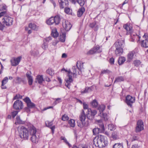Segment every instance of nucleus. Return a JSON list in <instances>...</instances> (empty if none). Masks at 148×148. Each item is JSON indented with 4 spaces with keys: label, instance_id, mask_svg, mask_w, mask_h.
<instances>
[{
    "label": "nucleus",
    "instance_id": "nucleus-59",
    "mask_svg": "<svg viewBox=\"0 0 148 148\" xmlns=\"http://www.w3.org/2000/svg\"><path fill=\"white\" fill-rule=\"evenodd\" d=\"M95 53L93 48L88 51L87 53V54L88 55H90Z\"/></svg>",
    "mask_w": 148,
    "mask_h": 148
},
{
    "label": "nucleus",
    "instance_id": "nucleus-61",
    "mask_svg": "<svg viewBox=\"0 0 148 148\" xmlns=\"http://www.w3.org/2000/svg\"><path fill=\"white\" fill-rule=\"evenodd\" d=\"M22 96L20 95L19 94L16 95L14 97L13 99H22Z\"/></svg>",
    "mask_w": 148,
    "mask_h": 148
},
{
    "label": "nucleus",
    "instance_id": "nucleus-49",
    "mask_svg": "<svg viewBox=\"0 0 148 148\" xmlns=\"http://www.w3.org/2000/svg\"><path fill=\"white\" fill-rule=\"evenodd\" d=\"M108 129L111 131L114 130L116 128L115 126L112 124L108 125Z\"/></svg>",
    "mask_w": 148,
    "mask_h": 148
},
{
    "label": "nucleus",
    "instance_id": "nucleus-33",
    "mask_svg": "<svg viewBox=\"0 0 148 148\" xmlns=\"http://www.w3.org/2000/svg\"><path fill=\"white\" fill-rule=\"evenodd\" d=\"M54 18L55 21V24L56 25L59 24L60 21V17L58 16H56Z\"/></svg>",
    "mask_w": 148,
    "mask_h": 148
},
{
    "label": "nucleus",
    "instance_id": "nucleus-46",
    "mask_svg": "<svg viewBox=\"0 0 148 148\" xmlns=\"http://www.w3.org/2000/svg\"><path fill=\"white\" fill-rule=\"evenodd\" d=\"M60 40L62 42H64L65 40V35L64 33H62V35H60Z\"/></svg>",
    "mask_w": 148,
    "mask_h": 148
},
{
    "label": "nucleus",
    "instance_id": "nucleus-40",
    "mask_svg": "<svg viewBox=\"0 0 148 148\" xmlns=\"http://www.w3.org/2000/svg\"><path fill=\"white\" fill-rule=\"evenodd\" d=\"M69 124L70 127H74L75 125V120L73 119L70 120L69 121Z\"/></svg>",
    "mask_w": 148,
    "mask_h": 148
},
{
    "label": "nucleus",
    "instance_id": "nucleus-1",
    "mask_svg": "<svg viewBox=\"0 0 148 148\" xmlns=\"http://www.w3.org/2000/svg\"><path fill=\"white\" fill-rule=\"evenodd\" d=\"M93 142L96 146L99 148L105 147L108 144L107 137L101 135L96 136L93 140Z\"/></svg>",
    "mask_w": 148,
    "mask_h": 148
},
{
    "label": "nucleus",
    "instance_id": "nucleus-21",
    "mask_svg": "<svg viewBox=\"0 0 148 148\" xmlns=\"http://www.w3.org/2000/svg\"><path fill=\"white\" fill-rule=\"evenodd\" d=\"M143 37L144 38H145L146 39L142 41L141 46L142 47H148V40H147V38H148V37H146L145 34L143 36Z\"/></svg>",
    "mask_w": 148,
    "mask_h": 148
},
{
    "label": "nucleus",
    "instance_id": "nucleus-17",
    "mask_svg": "<svg viewBox=\"0 0 148 148\" xmlns=\"http://www.w3.org/2000/svg\"><path fill=\"white\" fill-rule=\"evenodd\" d=\"M135 54V51H130L127 55V60L128 62L131 61L134 58Z\"/></svg>",
    "mask_w": 148,
    "mask_h": 148
},
{
    "label": "nucleus",
    "instance_id": "nucleus-14",
    "mask_svg": "<svg viewBox=\"0 0 148 148\" xmlns=\"http://www.w3.org/2000/svg\"><path fill=\"white\" fill-rule=\"evenodd\" d=\"M7 6L5 4L1 6L0 10L2 12L0 13V18L4 15H7Z\"/></svg>",
    "mask_w": 148,
    "mask_h": 148
},
{
    "label": "nucleus",
    "instance_id": "nucleus-11",
    "mask_svg": "<svg viewBox=\"0 0 148 148\" xmlns=\"http://www.w3.org/2000/svg\"><path fill=\"white\" fill-rule=\"evenodd\" d=\"M21 58L22 57L21 56H19L17 58H12L10 60L11 65L13 66H16L21 61Z\"/></svg>",
    "mask_w": 148,
    "mask_h": 148
},
{
    "label": "nucleus",
    "instance_id": "nucleus-20",
    "mask_svg": "<svg viewBox=\"0 0 148 148\" xmlns=\"http://www.w3.org/2000/svg\"><path fill=\"white\" fill-rule=\"evenodd\" d=\"M31 73L30 72H27L26 74V76L27 78L28 82L29 85L32 84L33 79L32 76L31 75Z\"/></svg>",
    "mask_w": 148,
    "mask_h": 148
},
{
    "label": "nucleus",
    "instance_id": "nucleus-64",
    "mask_svg": "<svg viewBox=\"0 0 148 148\" xmlns=\"http://www.w3.org/2000/svg\"><path fill=\"white\" fill-rule=\"evenodd\" d=\"M30 108H29V107H25V111H26L27 113H29L30 112Z\"/></svg>",
    "mask_w": 148,
    "mask_h": 148
},
{
    "label": "nucleus",
    "instance_id": "nucleus-3",
    "mask_svg": "<svg viewBox=\"0 0 148 148\" xmlns=\"http://www.w3.org/2000/svg\"><path fill=\"white\" fill-rule=\"evenodd\" d=\"M19 136L21 138L28 139L29 138L28 131L24 126H20L18 128Z\"/></svg>",
    "mask_w": 148,
    "mask_h": 148
},
{
    "label": "nucleus",
    "instance_id": "nucleus-13",
    "mask_svg": "<svg viewBox=\"0 0 148 148\" xmlns=\"http://www.w3.org/2000/svg\"><path fill=\"white\" fill-rule=\"evenodd\" d=\"M24 101L27 103V107L30 108H34L35 107V104L32 102L28 97H26L24 99Z\"/></svg>",
    "mask_w": 148,
    "mask_h": 148
},
{
    "label": "nucleus",
    "instance_id": "nucleus-51",
    "mask_svg": "<svg viewBox=\"0 0 148 148\" xmlns=\"http://www.w3.org/2000/svg\"><path fill=\"white\" fill-rule=\"evenodd\" d=\"M99 125L100 127V130H101V131H103L104 130V128L103 124L102 122H100L99 124Z\"/></svg>",
    "mask_w": 148,
    "mask_h": 148
},
{
    "label": "nucleus",
    "instance_id": "nucleus-53",
    "mask_svg": "<svg viewBox=\"0 0 148 148\" xmlns=\"http://www.w3.org/2000/svg\"><path fill=\"white\" fill-rule=\"evenodd\" d=\"M77 2L82 6H83L85 3L84 0H77Z\"/></svg>",
    "mask_w": 148,
    "mask_h": 148
},
{
    "label": "nucleus",
    "instance_id": "nucleus-10",
    "mask_svg": "<svg viewBox=\"0 0 148 148\" xmlns=\"http://www.w3.org/2000/svg\"><path fill=\"white\" fill-rule=\"evenodd\" d=\"M135 100L134 97L130 95H127L126 97L125 102L128 106L131 107L132 104L134 102Z\"/></svg>",
    "mask_w": 148,
    "mask_h": 148
},
{
    "label": "nucleus",
    "instance_id": "nucleus-56",
    "mask_svg": "<svg viewBox=\"0 0 148 148\" xmlns=\"http://www.w3.org/2000/svg\"><path fill=\"white\" fill-rule=\"evenodd\" d=\"M110 72V71L108 69L104 70L101 71V75L104 74H109Z\"/></svg>",
    "mask_w": 148,
    "mask_h": 148
},
{
    "label": "nucleus",
    "instance_id": "nucleus-26",
    "mask_svg": "<svg viewBox=\"0 0 148 148\" xmlns=\"http://www.w3.org/2000/svg\"><path fill=\"white\" fill-rule=\"evenodd\" d=\"M31 140L33 143H36L38 142L39 136H37L36 134H33L31 135Z\"/></svg>",
    "mask_w": 148,
    "mask_h": 148
},
{
    "label": "nucleus",
    "instance_id": "nucleus-25",
    "mask_svg": "<svg viewBox=\"0 0 148 148\" xmlns=\"http://www.w3.org/2000/svg\"><path fill=\"white\" fill-rule=\"evenodd\" d=\"M85 11L84 8L82 7L79 8L77 12V16L78 17H80Z\"/></svg>",
    "mask_w": 148,
    "mask_h": 148
},
{
    "label": "nucleus",
    "instance_id": "nucleus-45",
    "mask_svg": "<svg viewBox=\"0 0 148 148\" xmlns=\"http://www.w3.org/2000/svg\"><path fill=\"white\" fill-rule=\"evenodd\" d=\"M112 148H123V147L122 144L120 143H116L114 145Z\"/></svg>",
    "mask_w": 148,
    "mask_h": 148
},
{
    "label": "nucleus",
    "instance_id": "nucleus-12",
    "mask_svg": "<svg viewBox=\"0 0 148 148\" xmlns=\"http://www.w3.org/2000/svg\"><path fill=\"white\" fill-rule=\"evenodd\" d=\"M13 107L16 110L22 109L23 107L22 102L19 100H16L13 104Z\"/></svg>",
    "mask_w": 148,
    "mask_h": 148
},
{
    "label": "nucleus",
    "instance_id": "nucleus-58",
    "mask_svg": "<svg viewBox=\"0 0 148 148\" xmlns=\"http://www.w3.org/2000/svg\"><path fill=\"white\" fill-rule=\"evenodd\" d=\"M42 48L44 50L48 48L47 44L46 42H44L42 46Z\"/></svg>",
    "mask_w": 148,
    "mask_h": 148
},
{
    "label": "nucleus",
    "instance_id": "nucleus-31",
    "mask_svg": "<svg viewBox=\"0 0 148 148\" xmlns=\"http://www.w3.org/2000/svg\"><path fill=\"white\" fill-rule=\"evenodd\" d=\"M115 43L119 44V46L122 48H123L125 45V43L124 40H119L118 42H116Z\"/></svg>",
    "mask_w": 148,
    "mask_h": 148
},
{
    "label": "nucleus",
    "instance_id": "nucleus-62",
    "mask_svg": "<svg viewBox=\"0 0 148 148\" xmlns=\"http://www.w3.org/2000/svg\"><path fill=\"white\" fill-rule=\"evenodd\" d=\"M83 108L85 110H87L88 109V106L87 104L86 103L84 102L83 103Z\"/></svg>",
    "mask_w": 148,
    "mask_h": 148
},
{
    "label": "nucleus",
    "instance_id": "nucleus-57",
    "mask_svg": "<svg viewBox=\"0 0 148 148\" xmlns=\"http://www.w3.org/2000/svg\"><path fill=\"white\" fill-rule=\"evenodd\" d=\"M134 63L135 66H138L140 64L141 62L139 60H137L134 61Z\"/></svg>",
    "mask_w": 148,
    "mask_h": 148
},
{
    "label": "nucleus",
    "instance_id": "nucleus-9",
    "mask_svg": "<svg viewBox=\"0 0 148 148\" xmlns=\"http://www.w3.org/2000/svg\"><path fill=\"white\" fill-rule=\"evenodd\" d=\"M83 68V65L82 63H81L80 61H78L77 62L76 66H73L72 68V70H74L76 71H78V73L79 74H80L79 71H81V70Z\"/></svg>",
    "mask_w": 148,
    "mask_h": 148
},
{
    "label": "nucleus",
    "instance_id": "nucleus-2",
    "mask_svg": "<svg viewBox=\"0 0 148 148\" xmlns=\"http://www.w3.org/2000/svg\"><path fill=\"white\" fill-rule=\"evenodd\" d=\"M72 70L73 72H71L70 69L68 70L67 75L68 77L66 78L65 79L66 81L65 85L69 89L70 88L71 83L73 81L72 78L76 77L77 75L76 71L74 70Z\"/></svg>",
    "mask_w": 148,
    "mask_h": 148
},
{
    "label": "nucleus",
    "instance_id": "nucleus-15",
    "mask_svg": "<svg viewBox=\"0 0 148 148\" xmlns=\"http://www.w3.org/2000/svg\"><path fill=\"white\" fill-rule=\"evenodd\" d=\"M130 41L132 42H133L136 41L137 42L140 40V36L136 34L135 33H131L130 34Z\"/></svg>",
    "mask_w": 148,
    "mask_h": 148
},
{
    "label": "nucleus",
    "instance_id": "nucleus-19",
    "mask_svg": "<svg viewBox=\"0 0 148 148\" xmlns=\"http://www.w3.org/2000/svg\"><path fill=\"white\" fill-rule=\"evenodd\" d=\"M123 27L127 31V34H130L132 33V27L130 24H126L123 26Z\"/></svg>",
    "mask_w": 148,
    "mask_h": 148
},
{
    "label": "nucleus",
    "instance_id": "nucleus-16",
    "mask_svg": "<svg viewBox=\"0 0 148 148\" xmlns=\"http://www.w3.org/2000/svg\"><path fill=\"white\" fill-rule=\"evenodd\" d=\"M58 2L61 9H63L68 6L69 2L68 0H58Z\"/></svg>",
    "mask_w": 148,
    "mask_h": 148
},
{
    "label": "nucleus",
    "instance_id": "nucleus-48",
    "mask_svg": "<svg viewBox=\"0 0 148 148\" xmlns=\"http://www.w3.org/2000/svg\"><path fill=\"white\" fill-rule=\"evenodd\" d=\"M101 131L100 128H95L93 130V132L94 135H96L99 133Z\"/></svg>",
    "mask_w": 148,
    "mask_h": 148
},
{
    "label": "nucleus",
    "instance_id": "nucleus-8",
    "mask_svg": "<svg viewBox=\"0 0 148 148\" xmlns=\"http://www.w3.org/2000/svg\"><path fill=\"white\" fill-rule=\"evenodd\" d=\"M62 25L64 28L67 31H69L72 27L70 23L65 19H63L62 21Z\"/></svg>",
    "mask_w": 148,
    "mask_h": 148
},
{
    "label": "nucleus",
    "instance_id": "nucleus-24",
    "mask_svg": "<svg viewBox=\"0 0 148 148\" xmlns=\"http://www.w3.org/2000/svg\"><path fill=\"white\" fill-rule=\"evenodd\" d=\"M89 26L90 27L93 28L95 31H97L99 28L98 25L97 24L96 22H94L90 23Z\"/></svg>",
    "mask_w": 148,
    "mask_h": 148
},
{
    "label": "nucleus",
    "instance_id": "nucleus-60",
    "mask_svg": "<svg viewBox=\"0 0 148 148\" xmlns=\"http://www.w3.org/2000/svg\"><path fill=\"white\" fill-rule=\"evenodd\" d=\"M102 113V115H100L101 116H102V117L104 119L105 121H107L108 120L107 115V114L106 113H103V112Z\"/></svg>",
    "mask_w": 148,
    "mask_h": 148
},
{
    "label": "nucleus",
    "instance_id": "nucleus-29",
    "mask_svg": "<svg viewBox=\"0 0 148 148\" xmlns=\"http://www.w3.org/2000/svg\"><path fill=\"white\" fill-rule=\"evenodd\" d=\"M92 110L91 109H88L86 112V116L87 118L89 119H91Z\"/></svg>",
    "mask_w": 148,
    "mask_h": 148
},
{
    "label": "nucleus",
    "instance_id": "nucleus-5",
    "mask_svg": "<svg viewBox=\"0 0 148 148\" xmlns=\"http://www.w3.org/2000/svg\"><path fill=\"white\" fill-rule=\"evenodd\" d=\"M2 19V22L4 25L9 26L12 24L13 21V18L8 16L4 15Z\"/></svg>",
    "mask_w": 148,
    "mask_h": 148
},
{
    "label": "nucleus",
    "instance_id": "nucleus-27",
    "mask_svg": "<svg viewBox=\"0 0 148 148\" xmlns=\"http://www.w3.org/2000/svg\"><path fill=\"white\" fill-rule=\"evenodd\" d=\"M43 76L42 75H38L36 76V82H37L40 84L42 83L43 81Z\"/></svg>",
    "mask_w": 148,
    "mask_h": 148
},
{
    "label": "nucleus",
    "instance_id": "nucleus-36",
    "mask_svg": "<svg viewBox=\"0 0 148 148\" xmlns=\"http://www.w3.org/2000/svg\"><path fill=\"white\" fill-rule=\"evenodd\" d=\"M105 108L106 106L103 104H101L99 106L98 109L100 112V114H101V113L103 112V111L105 110Z\"/></svg>",
    "mask_w": 148,
    "mask_h": 148
},
{
    "label": "nucleus",
    "instance_id": "nucleus-7",
    "mask_svg": "<svg viewBox=\"0 0 148 148\" xmlns=\"http://www.w3.org/2000/svg\"><path fill=\"white\" fill-rule=\"evenodd\" d=\"M144 125L143 121L141 120L138 121L136 126V132H139L142 130L144 129Z\"/></svg>",
    "mask_w": 148,
    "mask_h": 148
},
{
    "label": "nucleus",
    "instance_id": "nucleus-41",
    "mask_svg": "<svg viewBox=\"0 0 148 148\" xmlns=\"http://www.w3.org/2000/svg\"><path fill=\"white\" fill-rule=\"evenodd\" d=\"M112 137L114 140L117 139L118 138V133L116 132H113L112 134Z\"/></svg>",
    "mask_w": 148,
    "mask_h": 148
},
{
    "label": "nucleus",
    "instance_id": "nucleus-34",
    "mask_svg": "<svg viewBox=\"0 0 148 148\" xmlns=\"http://www.w3.org/2000/svg\"><path fill=\"white\" fill-rule=\"evenodd\" d=\"M24 122L22 120L19 116H17L16 117V121L15 124H16L17 123L19 124H23Z\"/></svg>",
    "mask_w": 148,
    "mask_h": 148
},
{
    "label": "nucleus",
    "instance_id": "nucleus-47",
    "mask_svg": "<svg viewBox=\"0 0 148 148\" xmlns=\"http://www.w3.org/2000/svg\"><path fill=\"white\" fill-rule=\"evenodd\" d=\"M39 51L37 49H35L32 51L31 54L34 56H36L38 55Z\"/></svg>",
    "mask_w": 148,
    "mask_h": 148
},
{
    "label": "nucleus",
    "instance_id": "nucleus-4",
    "mask_svg": "<svg viewBox=\"0 0 148 148\" xmlns=\"http://www.w3.org/2000/svg\"><path fill=\"white\" fill-rule=\"evenodd\" d=\"M79 119L81 123H79L77 122L78 126L80 127L84 126L87 127L88 125V121H86V115L84 111L82 110L79 116Z\"/></svg>",
    "mask_w": 148,
    "mask_h": 148
},
{
    "label": "nucleus",
    "instance_id": "nucleus-44",
    "mask_svg": "<svg viewBox=\"0 0 148 148\" xmlns=\"http://www.w3.org/2000/svg\"><path fill=\"white\" fill-rule=\"evenodd\" d=\"M60 140H63L65 143L66 144L68 145L69 147L71 146V145L69 143L67 140L66 138L64 136H61L60 138Z\"/></svg>",
    "mask_w": 148,
    "mask_h": 148
},
{
    "label": "nucleus",
    "instance_id": "nucleus-37",
    "mask_svg": "<svg viewBox=\"0 0 148 148\" xmlns=\"http://www.w3.org/2000/svg\"><path fill=\"white\" fill-rule=\"evenodd\" d=\"M91 91V89L90 88L86 87L85 89L84 90L81 91V92L82 94H84V93H88Z\"/></svg>",
    "mask_w": 148,
    "mask_h": 148
},
{
    "label": "nucleus",
    "instance_id": "nucleus-63",
    "mask_svg": "<svg viewBox=\"0 0 148 148\" xmlns=\"http://www.w3.org/2000/svg\"><path fill=\"white\" fill-rule=\"evenodd\" d=\"M18 113V112L16 111L13 112L12 113V117L14 118L17 114Z\"/></svg>",
    "mask_w": 148,
    "mask_h": 148
},
{
    "label": "nucleus",
    "instance_id": "nucleus-23",
    "mask_svg": "<svg viewBox=\"0 0 148 148\" xmlns=\"http://www.w3.org/2000/svg\"><path fill=\"white\" fill-rule=\"evenodd\" d=\"M28 131V133H29L31 136L36 134V129L33 126L30 127Z\"/></svg>",
    "mask_w": 148,
    "mask_h": 148
},
{
    "label": "nucleus",
    "instance_id": "nucleus-43",
    "mask_svg": "<svg viewBox=\"0 0 148 148\" xmlns=\"http://www.w3.org/2000/svg\"><path fill=\"white\" fill-rule=\"evenodd\" d=\"M91 104L93 107L96 108L97 106L98 103L96 100L94 99L91 103Z\"/></svg>",
    "mask_w": 148,
    "mask_h": 148
},
{
    "label": "nucleus",
    "instance_id": "nucleus-22",
    "mask_svg": "<svg viewBox=\"0 0 148 148\" xmlns=\"http://www.w3.org/2000/svg\"><path fill=\"white\" fill-rule=\"evenodd\" d=\"M46 125L48 127H50L51 129L52 130V132L53 133H54V130L55 128V127L54 125L51 127L53 124V121H47L45 122Z\"/></svg>",
    "mask_w": 148,
    "mask_h": 148
},
{
    "label": "nucleus",
    "instance_id": "nucleus-42",
    "mask_svg": "<svg viewBox=\"0 0 148 148\" xmlns=\"http://www.w3.org/2000/svg\"><path fill=\"white\" fill-rule=\"evenodd\" d=\"M52 36L54 38H56L58 36V34L56 29H53L52 31Z\"/></svg>",
    "mask_w": 148,
    "mask_h": 148
},
{
    "label": "nucleus",
    "instance_id": "nucleus-6",
    "mask_svg": "<svg viewBox=\"0 0 148 148\" xmlns=\"http://www.w3.org/2000/svg\"><path fill=\"white\" fill-rule=\"evenodd\" d=\"M113 48H115V53L117 56H119L123 52V48L119 46L118 43H115L113 46Z\"/></svg>",
    "mask_w": 148,
    "mask_h": 148
},
{
    "label": "nucleus",
    "instance_id": "nucleus-30",
    "mask_svg": "<svg viewBox=\"0 0 148 148\" xmlns=\"http://www.w3.org/2000/svg\"><path fill=\"white\" fill-rule=\"evenodd\" d=\"M125 61V58L124 57H121L119 58L118 63L119 65L123 64L124 62Z\"/></svg>",
    "mask_w": 148,
    "mask_h": 148
},
{
    "label": "nucleus",
    "instance_id": "nucleus-39",
    "mask_svg": "<svg viewBox=\"0 0 148 148\" xmlns=\"http://www.w3.org/2000/svg\"><path fill=\"white\" fill-rule=\"evenodd\" d=\"M124 78L123 77L119 76L115 79L114 82H120L124 81Z\"/></svg>",
    "mask_w": 148,
    "mask_h": 148
},
{
    "label": "nucleus",
    "instance_id": "nucleus-38",
    "mask_svg": "<svg viewBox=\"0 0 148 148\" xmlns=\"http://www.w3.org/2000/svg\"><path fill=\"white\" fill-rule=\"evenodd\" d=\"M95 52L100 53L102 51V49L100 48L99 46L97 45L93 48Z\"/></svg>",
    "mask_w": 148,
    "mask_h": 148
},
{
    "label": "nucleus",
    "instance_id": "nucleus-54",
    "mask_svg": "<svg viewBox=\"0 0 148 148\" xmlns=\"http://www.w3.org/2000/svg\"><path fill=\"white\" fill-rule=\"evenodd\" d=\"M97 112L96 110H92L91 119L94 118L95 116L97 114Z\"/></svg>",
    "mask_w": 148,
    "mask_h": 148
},
{
    "label": "nucleus",
    "instance_id": "nucleus-28",
    "mask_svg": "<svg viewBox=\"0 0 148 148\" xmlns=\"http://www.w3.org/2000/svg\"><path fill=\"white\" fill-rule=\"evenodd\" d=\"M13 81L16 83L18 84H20L21 82H24L23 79L18 77H16Z\"/></svg>",
    "mask_w": 148,
    "mask_h": 148
},
{
    "label": "nucleus",
    "instance_id": "nucleus-18",
    "mask_svg": "<svg viewBox=\"0 0 148 148\" xmlns=\"http://www.w3.org/2000/svg\"><path fill=\"white\" fill-rule=\"evenodd\" d=\"M8 80V78L7 77H5L1 81V88L2 89H5L7 88L5 84L7 83Z\"/></svg>",
    "mask_w": 148,
    "mask_h": 148
},
{
    "label": "nucleus",
    "instance_id": "nucleus-50",
    "mask_svg": "<svg viewBox=\"0 0 148 148\" xmlns=\"http://www.w3.org/2000/svg\"><path fill=\"white\" fill-rule=\"evenodd\" d=\"M47 73L51 76H52L53 74V71L51 69H48L47 70Z\"/></svg>",
    "mask_w": 148,
    "mask_h": 148
},
{
    "label": "nucleus",
    "instance_id": "nucleus-55",
    "mask_svg": "<svg viewBox=\"0 0 148 148\" xmlns=\"http://www.w3.org/2000/svg\"><path fill=\"white\" fill-rule=\"evenodd\" d=\"M69 117L65 114L63 115L62 117V120L63 121H66L68 120Z\"/></svg>",
    "mask_w": 148,
    "mask_h": 148
},
{
    "label": "nucleus",
    "instance_id": "nucleus-35",
    "mask_svg": "<svg viewBox=\"0 0 148 148\" xmlns=\"http://www.w3.org/2000/svg\"><path fill=\"white\" fill-rule=\"evenodd\" d=\"M29 27L32 29L37 30L38 29L37 26L34 24L30 23L29 25Z\"/></svg>",
    "mask_w": 148,
    "mask_h": 148
},
{
    "label": "nucleus",
    "instance_id": "nucleus-52",
    "mask_svg": "<svg viewBox=\"0 0 148 148\" xmlns=\"http://www.w3.org/2000/svg\"><path fill=\"white\" fill-rule=\"evenodd\" d=\"M71 10L70 8L67 7L64 8V12L68 14H70L71 13Z\"/></svg>",
    "mask_w": 148,
    "mask_h": 148
},
{
    "label": "nucleus",
    "instance_id": "nucleus-32",
    "mask_svg": "<svg viewBox=\"0 0 148 148\" xmlns=\"http://www.w3.org/2000/svg\"><path fill=\"white\" fill-rule=\"evenodd\" d=\"M47 23L48 25H51L55 23L54 18L53 17H51L47 21Z\"/></svg>",
    "mask_w": 148,
    "mask_h": 148
}]
</instances>
